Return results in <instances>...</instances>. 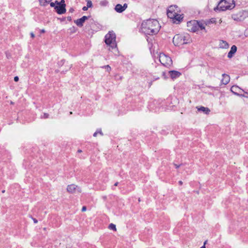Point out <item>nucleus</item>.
<instances>
[{
    "label": "nucleus",
    "instance_id": "19",
    "mask_svg": "<svg viewBox=\"0 0 248 248\" xmlns=\"http://www.w3.org/2000/svg\"><path fill=\"white\" fill-rule=\"evenodd\" d=\"M108 229L110 230H113L114 231H116V225L113 223H110L108 226Z\"/></svg>",
    "mask_w": 248,
    "mask_h": 248
},
{
    "label": "nucleus",
    "instance_id": "40",
    "mask_svg": "<svg viewBox=\"0 0 248 248\" xmlns=\"http://www.w3.org/2000/svg\"><path fill=\"white\" fill-rule=\"evenodd\" d=\"M45 32V30L44 29H42L41 31V33H44Z\"/></svg>",
    "mask_w": 248,
    "mask_h": 248
},
{
    "label": "nucleus",
    "instance_id": "33",
    "mask_svg": "<svg viewBox=\"0 0 248 248\" xmlns=\"http://www.w3.org/2000/svg\"><path fill=\"white\" fill-rule=\"evenodd\" d=\"M237 88V87H236V86H232V87L231 88V91H232V92L234 93V92H233V90L234 89H235V88Z\"/></svg>",
    "mask_w": 248,
    "mask_h": 248
},
{
    "label": "nucleus",
    "instance_id": "37",
    "mask_svg": "<svg viewBox=\"0 0 248 248\" xmlns=\"http://www.w3.org/2000/svg\"><path fill=\"white\" fill-rule=\"evenodd\" d=\"M180 165H177V164H174V166H175V168H176V169L178 168L180 166Z\"/></svg>",
    "mask_w": 248,
    "mask_h": 248
},
{
    "label": "nucleus",
    "instance_id": "9",
    "mask_svg": "<svg viewBox=\"0 0 248 248\" xmlns=\"http://www.w3.org/2000/svg\"><path fill=\"white\" fill-rule=\"evenodd\" d=\"M65 4L58 5L55 6V9L58 14H63L66 12Z\"/></svg>",
    "mask_w": 248,
    "mask_h": 248
},
{
    "label": "nucleus",
    "instance_id": "47",
    "mask_svg": "<svg viewBox=\"0 0 248 248\" xmlns=\"http://www.w3.org/2000/svg\"><path fill=\"white\" fill-rule=\"evenodd\" d=\"M70 12H72V11H73V9H70Z\"/></svg>",
    "mask_w": 248,
    "mask_h": 248
},
{
    "label": "nucleus",
    "instance_id": "26",
    "mask_svg": "<svg viewBox=\"0 0 248 248\" xmlns=\"http://www.w3.org/2000/svg\"><path fill=\"white\" fill-rule=\"evenodd\" d=\"M104 67L106 69L108 72H109L111 70V67L108 65L105 66Z\"/></svg>",
    "mask_w": 248,
    "mask_h": 248
},
{
    "label": "nucleus",
    "instance_id": "10",
    "mask_svg": "<svg viewBox=\"0 0 248 248\" xmlns=\"http://www.w3.org/2000/svg\"><path fill=\"white\" fill-rule=\"evenodd\" d=\"M174 17L170 18L172 19L173 23L175 24H179L183 18V15H180L178 13L174 15Z\"/></svg>",
    "mask_w": 248,
    "mask_h": 248
},
{
    "label": "nucleus",
    "instance_id": "5",
    "mask_svg": "<svg viewBox=\"0 0 248 248\" xmlns=\"http://www.w3.org/2000/svg\"><path fill=\"white\" fill-rule=\"evenodd\" d=\"M159 60L161 63L166 67H169L172 64L171 59L164 53L160 54Z\"/></svg>",
    "mask_w": 248,
    "mask_h": 248
},
{
    "label": "nucleus",
    "instance_id": "25",
    "mask_svg": "<svg viewBox=\"0 0 248 248\" xmlns=\"http://www.w3.org/2000/svg\"><path fill=\"white\" fill-rule=\"evenodd\" d=\"M90 16H83L81 18L82 19L83 21H85L86 20L88 19L89 18Z\"/></svg>",
    "mask_w": 248,
    "mask_h": 248
},
{
    "label": "nucleus",
    "instance_id": "38",
    "mask_svg": "<svg viewBox=\"0 0 248 248\" xmlns=\"http://www.w3.org/2000/svg\"><path fill=\"white\" fill-rule=\"evenodd\" d=\"M215 22V19L214 18H212L211 19V22L214 23Z\"/></svg>",
    "mask_w": 248,
    "mask_h": 248
},
{
    "label": "nucleus",
    "instance_id": "24",
    "mask_svg": "<svg viewBox=\"0 0 248 248\" xmlns=\"http://www.w3.org/2000/svg\"><path fill=\"white\" fill-rule=\"evenodd\" d=\"M48 116H49V114L48 113H44L43 115L42 116H41V118L46 119V118H47L48 117Z\"/></svg>",
    "mask_w": 248,
    "mask_h": 248
},
{
    "label": "nucleus",
    "instance_id": "41",
    "mask_svg": "<svg viewBox=\"0 0 248 248\" xmlns=\"http://www.w3.org/2000/svg\"><path fill=\"white\" fill-rule=\"evenodd\" d=\"M118 185V182H116L115 184H114V186H117Z\"/></svg>",
    "mask_w": 248,
    "mask_h": 248
},
{
    "label": "nucleus",
    "instance_id": "45",
    "mask_svg": "<svg viewBox=\"0 0 248 248\" xmlns=\"http://www.w3.org/2000/svg\"><path fill=\"white\" fill-rule=\"evenodd\" d=\"M207 243V240H206L204 242V245H205V244H206Z\"/></svg>",
    "mask_w": 248,
    "mask_h": 248
},
{
    "label": "nucleus",
    "instance_id": "39",
    "mask_svg": "<svg viewBox=\"0 0 248 248\" xmlns=\"http://www.w3.org/2000/svg\"><path fill=\"white\" fill-rule=\"evenodd\" d=\"M179 184L180 185H182L183 184V182L182 181H179Z\"/></svg>",
    "mask_w": 248,
    "mask_h": 248
},
{
    "label": "nucleus",
    "instance_id": "17",
    "mask_svg": "<svg viewBox=\"0 0 248 248\" xmlns=\"http://www.w3.org/2000/svg\"><path fill=\"white\" fill-rule=\"evenodd\" d=\"M74 22L78 27H81L83 26L84 21H83V20H82V19L80 18L77 20H75L74 21Z\"/></svg>",
    "mask_w": 248,
    "mask_h": 248
},
{
    "label": "nucleus",
    "instance_id": "11",
    "mask_svg": "<svg viewBox=\"0 0 248 248\" xmlns=\"http://www.w3.org/2000/svg\"><path fill=\"white\" fill-rule=\"evenodd\" d=\"M169 75L172 79H174L179 77L181 73L177 71L172 70L169 72Z\"/></svg>",
    "mask_w": 248,
    "mask_h": 248
},
{
    "label": "nucleus",
    "instance_id": "42",
    "mask_svg": "<svg viewBox=\"0 0 248 248\" xmlns=\"http://www.w3.org/2000/svg\"><path fill=\"white\" fill-rule=\"evenodd\" d=\"M200 248H205V246L204 245H203L202 247H201Z\"/></svg>",
    "mask_w": 248,
    "mask_h": 248
},
{
    "label": "nucleus",
    "instance_id": "18",
    "mask_svg": "<svg viewBox=\"0 0 248 248\" xmlns=\"http://www.w3.org/2000/svg\"><path fill=\"white\" fill-rule=\"evenodd\" d=\"M39 1L41 6H45L49 4L51 0H39Z\"/></svg>",
    "mask_w": 248,
    "mask_h": 248
},
{
    "label": "nucleus",
    "instance_id": "1",
    "mask_svg": "<svg viewBox=\"0 0 248 248\" xmlns=\"http://www.w3.org/2000/svg\"><path fill=\"white\" fill-rule=\"evenodd\" d=\"M160 28V26L157 20L149 19L142 23L141 30L145 34L154 35L158 33Z\"/></svg>",
    "mask_w": 248,
    "mask_h": 248
},
{
    "label": "nucleus",
    "instance_id": "36",
    "mask_svg": "<svg viewBox=\"0 0 248 248\" xmlns=\"http://www.w3.org/2000/svg\"><path fill=\"white\" fill-rule=\"evenodd\" d=\"M33 220L34 223H37L38 222V220L35 218H33Z\"/></svg>",
    "mask_w": 248,
    "mask_h": 248
},
{
    "label": "nucleus",
    "instance_id": "21",
    "mask_svg": "<svg viewBox=\"0 0 248 248\" xmlns=\"http://www.w3.org/2000/svg\"><path fill=\"white\" fill-rule=\"evenodd\" d=\"M86 1H87V6L88 8L92 7L93 5H92V2L91 0H87Z\"/></svg>",
    "mask_w": 248,
    "mask_h": 248
},
{
    "label": "nucleus",
    "instance_id": "7",
    "mask_svg": "<svg viewBox=\"0 0 248 248\" xmlns=\"http://www.w3.org/2000/svg\"><path fill=\"white\" fill-rule=\"evenodd\" d=\"M187 26L189 31L196 32L199 30L198 21L196 20H192L187 22Z\"/></svg>",
    "mask_w": 248,
    "mask_h": 248
},
{
    "label": "nucleus",
    "instance_id": "12",
    "mask_svg": "<svg viewBox=\"0 0 248 248\" xmlns=\"http://www.w3.org/2000/svg\"><path fill=\"white\" fill-rule=\"evenodd\" d=\"M222 79H221V83L223 84L226 85L230 81V76L226 74H222Z\"/></svg>",
    "mask_w": 248,
    "mask_h": 248
},
{
    "label": "nucleus",
    "instance_id": "23",
    "mask_svg": "<svg viewBox=\"0 0 248 248\" xmlns=\"http://www.w3.org/2000/svg\"><path fill=\"white\" fill-rule=\"evenodd\" d=\"M98 133H100V134L101 135H103V133H102V131H101V130H99V131H98V130H97V131H96V132L93 134V136L94 137H96V135H97V134Z\"/></svg>",
    "mask_w": 248,
    "mask_h": 248
},
{
    "label": "nucleus",
    "instance_id": "16",
    "mask_svg": "<svg viewBox=\"0 0 248 248\" xmlns=\"http://www.w3.org/2000/svg\"><path fill=\"white\" fill-rule=\"evenodd\" d=\"M219 46L220 48H227L229 47V44L226 41L221 40L219 43Z\"/></svg>",
    "mask_w": 248,
    "mask_h": 248
},
{
    "label": "nucleus",
    "instance_id": "20",
    "mask_svg": "<svg viewBox=\"0 0 248 248\" xmlns=\"http://www.w3.org/2000/svg\"><path fill=\"white\" fill-rule=\"evenodd\" d=\"M198 25L199 26V29L203 30L205 29L204 23L202 22H198Z\"/></svg>",
    "mask_w": 248,
    "mask_h": 248
},
{
    "label": "nucleus",
    "instance_id": "8",
    "mask_svg": "<svg viewBox=\"0 0 248 248\" xmlns=\"http://www.w3.org/2000/svg\"><path fill=\"white\" fill-rule=\"evenodd\" d=\"M67 191L71 193H75L77 192L80 193L81 191L80 187L74 184L68 185L67 187Z\"/></svg>",
    "mask_w": 248,
    "mask_h": 248
},
{
    "label": "nucleus",
    "instance_id": "35",
    "mask_svg": "<svg viewBox=\"0 0 248 248\" xmlns=\"http://www.w3.org/2000/svg\"><path fill=\"white\" fill-rule=\"evenodd\" d=\"M31 36L32 38H33L35 37V35L33 32L31 33Z\"/></svg>",
    "mask_w": 248,
    "mask_h": 248
},
{
    "label": "nucleus",
    "instance_id": "4",
    "mask_svg": "<svg viewBox=\"0 0 248 248\" xmlns=\"http://www.w3.org/2000/svg\"><path fill=\"white\" fill-rule=\"evenodd\" d=\"M105 42L112 49H116L117 44L116 42V35L113 31H109L105 36Z\"/></svg>",
    "mask_w": 248,
    "mask_h": 248
},
{
    "label": "nucleus",
    "instance_id": "3",
    "mask_svg": "<svg viewBox=\"0 0 248 248\" xmlns=\"http://www.w3.org/2000/svg\"><path fill=\"white\" fill-rule=\"evenodd\" d=\"M191 41L189 34H176L173 38V43L175 46H180L189 43Z\"/></svg>",
    "mask_w": 248,
    "mask_h": 248
},
{
    "label": "nucleus",
    "instance_id": "46",
    "mask_svg": "<svg viewBox=\"0 0 248 248\" xmlns=\"http://www.w3.org/2000/svg\"><path fill=\"white\" fill-rule=\"evenodd\" d=\"M5 190H3L2 191V193H5Z\"/></svg>",
    "mask_w": 248,
    "mask_h": 248
},
{
    "label": "nucleus",
    "instance_id": "2",
    "mask_svg": "<svg viewBox=\"0 0 248 248\" xmlns=\"http://www.w3.org/2000/svg\"><path fill=\"white\" fill-rule=\"evenodd\" d=\"M234 6L235 3L233 0H221L214 10L215 11L217 10L224 11L226 10L232 9Z\"/></svg>",
    "mask_w": 248,
    "mask_h": 248
},
{
    "label": "nucleus",
    "instance_id": "22",
    "mask_svg": "<svg viewBox=\"0 0 248 248\" xmlns=\"http://www.w3.org/2000/svg\"><path fill=\"white\" fill-rule=\"evenodd\" d=\"M108 2L106 0H103L100 2V4L103 6H106L108 4Z\"/></svg>",
    "mask_w": 248,
    "mask_h": 248
},
{
    "label": "nucleus",
    "instance_id": "30",
    "mask_svg": "<svg viewBox=\"0 0 248 248\" xmlns=\"http://www.w3.org/2000/svg\"><path fill=\"white\" fill-rule=\"evenodd\" d=\"M19 80V78L17 76H16L14 77V80L16 81V82H17Z\"/></svg>",
    "mask_w": 248,
    "mask_h": 248
},
{
    "label": "nucleus",
    "instance_id": "28",
    "mask_svg": "<svg viewBox=\"0 0 248 248\" xmlns=\"http://www.w3.org/2000/svg\"><path fill=\"white\" fill-rule=\"evenodd\" d=\"M127 4L126 3H124L123 5V8L124 11L127 8Z\"/></svg>",
    "mask_w": 248,
    "mask_h": 248
},
{
    "label": "nucleus",
    "instance_id": "31",
    "mask_svg": "<svg viewBox=\"0 0 248 248\" xmlns=\"http://www.w3.org/2000/svg\"><path fill=\"white\" fill-rule=\"evenodd\" d=\"M86 209H86V207L84 206L82 207V208L81 209V211L82 212H84V211H85L86 210Z\"/></svg>",
    "mask_w": 248,
    "mask_h": 248
},
{
    "label": "nucleus",
    "instance_id": "29",
    "mask_svg": "<svg viewBox=\"0 0 248 248\" xmlns=\"http://www.w3.org/2000/svg\"><path fill=\"white\" fill-rule=\"evenodd\" d=\"M50 6L52 7H54L55 8V6H56V5H55V3L54 2H51L50 3Z\"/></svg>",
    "mask_w": 248,
    "mask_h": 248
},
{
    "label": "nucleus",
    "instance_id": "27",
    "mask_svg": "<svg viewBox=\"0 0 248 248\" xmlns=\"http://www.w3.org/2000/svg\"><path fill=\"white\" fill-rule=\"evenodd\" d=\"M65 4L64 0H61L60 2H58V5Z\"/></svg>",
    "mask_w": 248,
    "mask_h": 248
},
{
    "label": "nucleus",
    "instance_id": "6",
    "mask_svg": "<svg viewBox=\"0 0 248 248\" xmlns=\"http://www.w3.org/2000/svg\"><path fill=\"white\" fill-rule=\"evenodd\" d=\"M180 8L176 5L170 6L167 10V16L169 18L174 17V15L180 12Z\"/></svg>",
    "mask_w": 248,
    "mask_h": 248
},
{
    "label": "nucleus",
    "instance_id": "14",
    "mask_svg": "<svg viewBox=\"0 0 248 248\" xmlns=\"http://www.w3.org/2000/svg\"><path fill=\"white\" fill-rule=\"evenodd\" d=\"M197 108H198V110L199 111H202L206 114H208L210 112V109L208 108H206V107L202 106V107H200V108L197 107Z\"/></svg>",
    "mask_w": 248,
    "mask_h": 248
},
{
    "label": "nucleus",
    "instance_id": "34",
    "mask_svg": "<svg viewBox=\"0 0 248 248\" xmlns=\"http://www.w3.org/2000/svg\"><path fill=\"white\" fill-rule=\"evenodd\" d=\"M67 20L69 21H71L72 20V17L71 16H68L67 17Z\"/></svg>",
    "mask_w": 248,
    "mask_h": 248
},
{
    "label": "nucleus",
    "instance_id": "44",
    "mask_svg": "<svg viewBox=\"0 0 248 248\" xmlns=\"http://www.w3.org/2000/svg\"><path fill=\"white\" fill-rule=\"evenodd\" d=\"M78 153H81V152H82V151H81V150H78Z\"/></svg>",
    "mask_w": 248,
    "mask_h": 248
},
{
    "label": "nucleus",
    "instance_id": "43",
    "mask_svg": "<svg viewBox=\"0 0 248 248\" xmlns=\"http://www.w3.org/2000/svg\"><path fill=\"white\" fill-rule=\"evenodd\" d=\"M58 2H59L57 0L55 1V4L56 3L57 5H58Z\"/></svg>",
    "mask_w": 248,
    "mask_h": 248
},
{
    "label": "nucleus",
    "instance_id": "15",
    "mask_svg": "<svg viewBox=\"0 0 248 248\" xmlns=\"http://www.w3.org/2000/svg\"><path fill=\"white\" fill-rule=\"evenodd\" d=\"M115 10L119 13H121L124 11V9L123 8V6L120 4H117L115 7Z\"/></svg>",
    "mask_w": 248,
    "mask_h": 248
},
{
    "label": "nucleus",
    "instance_id": "32",
    "mask_svg": "<svg viewBox=\"0 0 248 248\" xmlns=\"http://www.w3.org/2000/svg\"><path fill=\"white\" fill-rule=\"evenodd\" d=\"M88 9V7L87 6H84L83 8H82V10L83 11H87Z\"/></svg>",
    "mask_w": 248,
    "mask_h": 248
},
{
    "label": "nucleus",
    "instance_id": "13",
    "mask_svg": "<svg viewBox=\"0 0 248 248\" xmlns=\"http://www.w3.org/2000/svg\"><path fill=\"white\" fill-rule=\"evenodd\" d=\"M237 51V47L235 45H233L231 48L230 51L229 52L228 54V57L229 58H231L232 57L233 54L236 52Z\"/></svg>",
    "mask_w": 248,
    "mask_h": 248
}]
</instances>
